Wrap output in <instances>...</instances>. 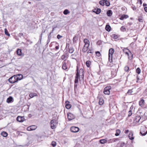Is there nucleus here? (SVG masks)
<instances>
[{"instance_id":"nucleus-1","label":"nucleus","mask_w":147,"mask_h":147,"mask_svg":"<svg viewBox=\"0 0 147 147\" xmlns=\"http://www.w3.org/2000/svg\"><path fill=\"white\" fill-rule=\"evenodd\" d=\"M123 51L124 53L127 55L129 59H132L133 54L127 48H125L123 49Z\"/></svg>"},{"instance_id":"nucleus-2","label":"nucleus","mask_w":147,"mask_h":147,"mask_svg":"<svg viewBox=\"0 0 147 147\" xmlns=\"http://www.w3.org/2000/svg\"><path fill=\"white\" fill-rule=\"evenodd\" d=\"M18 78H17L16 75H14L12 76L9 78L8 81L10 83L13 84L17 82L18 81L17 79H18Z\"/></svg>"},{"instance_id":"nucleus-3","label":"nucleus","mask_w":147,"mask_h":147,"mask_svg":"<svg viewBox=\"0 0 147 147\" xmlns=\"http://www.w3.org/2000/svg\"><path fill=\"white\" fill-rule=\"evenodd\" d=\"M114 52V50L112 48L110 49L109 50V60L110 62L112 61V56Z\"/></svg>"},{"instance_id":"nucleus-4","label":"nucleus","mask_w":147,"mask_h":147,"mask_svg":"<svg viewBox=\"0 0 147 147\" xmlns=\"http://www.w3.org/2000/svg\"><path fill=\"white\" fill-rule=\"evenodd\" d=\"M57 122V120L55 119H53L50 122L51 128L53 129L56 128Z\"/></svg>"},{"instance_id":"nucleus-5","label":"nucleus","mask_w":147,"mask_h":147,"mask_svg":"<svg viewBox=\"0 0 147 147\" xmlns=\"http://www.w3.org/2000/svg\"><path fill=\"white\" fill-rule=\"evenodd\" d=\"M140 133L142 136L145 135L147 133V128L145 126H142Z\"/></svg>"},{"instance_id":"nucleus-6","label":"nucleus","mask_w":147,"mask_h":147,"mask_svg":"<svg viewBox=\"0 0 147 147\" xmlns=\"http://www.w3.org/2000/svg\"><path fill=\"white\" fill-rule=\"evenodd\" d=\"M111 89L110 86H107L105 87L104 91V92L105 94L109 95L110 94V90Z\"/></svg>"},{"instance_id":"nucleus-7","label":"nucleus","mask_w":147,"mask_h":147,"mask_svg":"<svg viewBox=\"0 0 147 147\" xmlns=\"http://www.w3.org/2000/svg\"><path fill=\"white\" fill-rule=\"evenodd\" d=\"M70 130L73 132L76 133L79 131V129L77 127H72L70 128Z\"/></svg>"},{"instance_id":"nucleus-8","label":"nucleus","mask_w":147,"mask_h":147,"mask_svg":"<svg viewBox=\"0 0 147 147\" xmlns=\"http://www.w3.org/2000/svg\"><path fill=\"white\" fill-rule=\"evenodd\" d=\"M67 115L68 119L69 121H71L75 118L74 115L71 113H68Z\"/></svg>"},{"instance_id":"nucleus-9","label":"nucleus","mask_w":147,"mask_h":147,"mask_svg":"<svg viewBox=\"0 0 147 147\" xmlns=\"http://www.w3.org/2000/svg\"><path fill=\"white\" fill-rule=\"evenodd\" d=\"M37 126L35 125H32L28 127L27 130L29 131L33 130L37 128Z\"/></svg>"},{"instance_id":"nucleus-10","label":"nucleus","mask_w":147,"mask_h":147,"mask_svg":"<svg viewBox=\"0 0 147 147\" xmlns=\"http://www.w3.org/2000/svg\"><path fill=\"white\" fill-rule=\"evenodd\" d=\"M119 139L118 138H114L109 139L108 140V143H112L116 142L117 141H118Z\"/></svg>"},{"instance_id":"nucleus-11","label":"nucleus","mask_w":147,"mask_h":147,"mask_svg":"<svg viewBox=\"0 0 147 147\" xmlns=\"http://www.w3.org/2000/svg\"><path fill=\"white\" fill-rule=\"evenodd\" d=\"M92 12L95 13L96 14H99L101 12V9L100 8H96L92 10Z\"/></svg>"},{"instance_id":"nucleus-12","label":"nucleus","mask_w":147,"mask_h":147,"mask_svg":"<svg viewBox=\"0 0 147 147\" xmlns=\"http://www.w3.org/2000/svg\"><path fill=\"white\" fill-rule=\"evenodd\" d=\"M17 120L19 122H23L24 121V118L23 117L18 116L17 118Z\"/></svg>"},{"instance_id":"nucleus-13","label":"nucleus","mask_w":147,"mask_h":147,"mask_svg":"<svg viewBox=\"0 0 147 147\" xmlns=\"http://www.w3.org/2000/svg\"><path fill=\"white\" fill-rule=\"evenodd\" d=\"M145 104V101L143 99L141 98L139 102V105L141 107H143Z\"/></svg>"},{"instance_id":"nucleus-14","label":"nucleus","mask_w":147,"mask_h":147,"mask_svg":"<svg viewBox=\"0 0 147 147\" xmlns=\"http://www.w3.org/2000/svg\"><path fill=\"white\" fill-rule=\"evenodd\" d=\"M78 71V70H77ZM80 76V74L79 73L78 71L76 74V76L75 77V83H77L78 82V79Z\"/></svg>"},{"instance_id":"nucleus-15","label":"nucleus","mask_w":147,"mask_h":147,"mask_svg":"<svg viewBox=\"0 0 147 147\" xmlns=\"http://www.w3.org/2000/svg\"><path fill=\"white\" fill-rule=\"evenodd\" d=\"M62 68L64 70H65L67 69V66L66 65V63L65 62V60L62 63Z\"/></svg>"},{"instance_id":"nucleus-16","label":"nucleus","mask_w":147,"mask_h":147,"mask_svg":"<svg viewBox=\"0 0 147 147\" xmlns=\"http://www.w3.org/2000/svg\"><path fill=\"white\" fill-rule=\"evenodd\" d=\"M133 132L132 131L130 132L128 136L130 140H133L134 139V137L133 136Z\"/></svg>"},{"instance_id":"nucleus-17","label":"nucleus","mask_w":147,"mask_h":147,"mask_svg":"<svg viewBox=\"0 0 147 147\" xmlns=\"http://www.w3.org/2000/svg\"><path fill=\"white\" fill-rule=\"evenodd\" d=\"M141 119V117L140 116H136L135 117L134 121L136 123H138L139 121Z\"/></svg>"},{"instance_id":"nucleus-18","label":"nucleus","mask_w":147,"mask_h":147,"mask_svg":"<svg viewBox=\"0 0 147 147\" xmlns=\"http://www.w3.org/2000/svg\"><path fill=\"white\" fill-rule=\"evenodd\" d=\"M88 45L86 44L84 45L83 48L82 49L83 51L84 52H85L88 51Z\"/></svg>"},{"instance_id":"nucleus-19","label":"nucleus","mask_w":147,"mask_h":147,"mask_svg":"<svg viewBox=\"0 0 147 147\" xmlns=\"http://www.w3.org/2000/svg\"><path fill=\"white\" fill-rule=\"evenodd\" d=\"M68 57V55L67 54L65 53L61 56V59L64 60L65 58H67Z\"/></svg>"},{"instance_id":"nucleus-20","label":"nucleus","mask_w":147,"mask_h":147,"mask_svg":"<svg viewBox=\"0 0 147 147\" xmlns=\"http://www.w3.org/2000/svg\"><path fill=\"white\" fill-rule=\"evenodd\" d=\"M37 95L36 93L31 92L29 94V96L30 98H32L34 96H37Z\"/></svg>"},{"instance_id":"nucleus-21","label":"nucleus","mask_w":147,"mask_h":147,"mask_svg":"<svg viewBox=\"0 0 147 147\" xmlns=\"http://www.w3.org/2000/svg\"><path fill=\"white\" fill-rule=\"evenodd\" d=\"M17 78H18V79H17L18 81L22 80L23 78V75L21 74H18L16 75Z\"/></svg>"},{"instance_id":"nucleus-22","label":"nucleus","mask_w":147,"mask_h":147,"mask_svg":"<svg viewBox=\"0 0 147 147\" xmlns=\"http://www.w3.org/2000/svg\"><path fill=\"white\" fill-rule=\"evenodd\" d=\"M128 18V16L127 15H122L120 18V19L121 20H123L124 19H126Z\"/></svg>"},{"instance_id":"nucleus-23","label":"nucleus","mask_w":147,"mask_h":147,"mask_svg":"<svg viewBox=\"0 0 147 147\" xmlns=\"http://www.w3.org/2000/svg\"><path fill=\"white\" fill-rule=\"evenodd\" d=\"M69 102L68 101H66L65 102V103H66L65 107L67 109H70L71 107V105L68 104Z\"/></svg>"},{"instance_id":"nucleus-24","label":"nucleus","mask_w":147,"mask_h":147,"mask_svg":"<svg viewBox=\"0 0 147 147\" xmlns=\"http://www.w3.org/2000/svg\"><path fill=\"white\" fill-rule=\"evenodd\" d=\"M86 64L87 67H90L91 64V62L89 60L87 61L86 62Z\"/></svg>"},{"instance_id":"nucleus-25","label":"nucleus","mask_w":147,"mask_h":147,"mask_svg":"<svg viewBox=\"0 0 147 147\" xmlns=\"http://www.w3.org/2000/svg\"><path fill=\"white\" fill-rule=\"evenodd\" d=\"M100 142L101 144H104L108 142V140L106 139H102L100 140Z\"/></svg>"},{"instance_id":"nucleus-26","label":"nucleus","mask_w":147,"mask_h":147,"mask_svg":"<svg viewBox=\"0 0 147 147\" xmlns=\"http://www.w3.org/2000/svg\"><path fill=\"white\" fill-rule=\"evenodd\" d=\"M84 43H85L84 45H86V44L88 45V47H89L90 45V43L88 39H85L84 40Z\"/></svg>"},{"instance_id":"nucleus-27","label":"nucleus","mask_w":147,"mask_h":147,"mask_svg":"<svg viewBox=\"0 0 147 147\" xmlns=\"http://www.w3.org/2000/svg\"><path fill=\"white\" fill-rule=\"evenodd\" d=\"M105 28L106 30L109 32L110 31L111 29V27L109 25H107L106 26Z\"/></svg>"},{"instance_id":"nucleus-28","label":"nucleus","mask_w":147,"mask_h":147,"mask_svg":"<svg viewBox=\"0 0 147 147\" xmlns=\"http://www.w3.org/2000/svg\"><path fill=\"white\" fill-rule=\"evenodd\" d=\"M74 49L73 47H70L69 49V52L70 53H72L74 51Z\"/></svg>"},{"instance_id":"nucleus-29","label":"nucleus","mask_w":147,"mask_h":147,"mask_svg":"<svg viewBox=\"0 0 147 147\" xmlns=\"http://www.w3.org/2000/svg\"><path fill=\"white\" fill-rule=\"evenodd\" d=\"M107 15L109 16H111L112 14V12L111 10H109L107 11Z\"/></svg>"},{"instance_id":"nucleus-30","label":"nucleus","mask_w":147,"mask_h":147,"mask_svg":"<svg viewBox=\"0 0 147 147\" xmlns=\"http://www.w3.org/2000/svg\"><path fill=\"white\" fill-rule=\"evenodd\" d=\"M17 54L19 55H22V50L20 49H18L17 51Z\"/></svg>"},{"instance_id":"nucleus-31","label":"nucleus","mask_w":147,"mask_h":147,"mask_svg":"<svg viewBox=\"0 0 147 147\" xmlns=\"http://www.w3.org/2000/svg\"><path fill=\"white\" fill-rule=\"evenodd\" d=\"M1 135L4 137H6L7 136V134L5 131H3L1 133Z\"/></svg>"},{"instance_id":"nucleus-32","label":"nucleus","mask_w":147,"mask_h":147,"mask_svg":"<svg viewBox=\"0 0 147 147\" xmlns=\"http://www.w3.org/2000/svg\"><path fill=\"white\" fill-rule=\"evenodd\" d=\"M13 98L11 96L9 97L7 100V102L8 103L11 102Z\"/></svg>"},{"instance_id":"nucleus-33","label":"nucleus","mask_w":147,"mask_h":147,"mask_svg":"<svg viewBox=\"0 0 147 147\" xmlns=\"http://www.w3.org/2000/svg\"><path fill=\"white\" fill-rule=\"evenodd\" d=\"M104 103L103 100L102 98H100L99 102V104L100 105H102Z\"/></svg>"},{"instance_id":"nucleus-34","label":"nucleus","mask_w":147,"mask_h":147,"mask_svg":"<svg viewBox=\"0 0 147 147\" xmlns=\"http://www.w3.org/2000/svg\"><path fill=\"white\" fill-rule=\"evenodd\" d=\"M116 132L115 134V135L116 136H118L119 135L121 132L120 130L119 129H117L116 130Z\"/></svg>"},{"instance_id":"nucleus-35","label":"nucleus","mask_w":147,"mask_h":147,"mask_svg":"<svg viewBox=\"0 0 147 147\" xmlns=\"http://www.w3.org/2000/svg\"><path fill=\"white\" fill-rule=\"evenodd\" d=\"M77 56V54L75 53L72 54L71 56V57L73 59H75V58Z\"/></svg>"},{"instance_id":"nucleus-36","label":"nucleus","mask_w":147,"mask_h":147,"mask_svg":"<svg viewBox=\"0 0 147 147\" xmlns=\"http://www.w3.org/2000/svg\"><path fill=\"white\" fill-rule=\"evenodd\" d=\"M105 0H101L99 2V4L102 6L104 5H105Z\"/></svg>"},{"instance_id":"nucleus-37","label":"nucleus","mask_w":147,"mask_h":147,"mask_svg":"<svg viewBox=\"0 0 147 147\" xmlns=\"http://www.w3.org/2000/svg\"><path fill=\"white\" fill-rule=\"evenodd\" d=\"M4 31H5V34L8 36H10V34L9 33H8L7 30L6 28H5V29Z\"/></svg>"},{"instance_id":"nucleus-38","label":"nucleus","mask_w":147,"mask_h":147,"mask_svg":"<svg viewBox=\"0 0 147 147\" xmlns=\"http://www.w3.org/2000/svg\"><path fill=\"white\" fill-rule=\"evenodd\" d=\"M105 4L107 6H109L110 5V4L109 2L107 0H105Z\"/></svg>"},{"instance_id":"nucleus-39","label":"nucleus","mask_w":147,"mask_h":147,"mask_svg":"<svg viewBox=\"0 0 147 147\" xmlns=\"http://www.w3.org/2000/svg\"><path fill=\"white\" fill-rule=\"evenodd\" d=\"M70 12L67 9H65L63 11V13L65 15H67Z\"/></svg>"},{"instance_id":"nucleus-40","label":"nucleus","mask_w":147,"mask_h":147,"mask_svg":"<svg viewBox=\"0 0 147 147\" xmlns=\"http://www.w3.org/2000/svg\"><path fill=\"white\" fill-rule=\"evenodd\" d=\"M126 28L124 26H122L120 28V30L122 32H124L126 31Z\"/></svg>"},{"instance_id":"nucleus-41","label":"nucleus","mask_w":147,"mask_h":147,"mask_svg":"<svg viewBox=\"0 0 147 147\" xmlns=\"http://www.w3.org/2000/svg\"><path fill=\"white\" fill-rule=\"evenodd\" d=\"M136 72L138 74H139L141 72V70L138 67L136 70Z\"/></svg>"},{"instance_id":"nucleus-42","label":"nucleus","mask_w":147,"mask_h":147,"mask_svg":"<svg viewBox=\"0 0 147 147\" xmlns=\"http://www.w3.org/2000/svg\"><path fill=\"white\" fill-rule=\"evenodd\" d=\"M56 142L55 141H53L51 143V145L53 147L56 146Z\"/></svg>"},{"instance_id":"nucleus-43","label":"nucleus","mask_w":147,"mask_h":147,"mask_svg":"<svg viewBox=\"0 0 147 147\" xmlns=\"http://www.w3.org/2000/svg\"><path fill=\"white\" fill-rule=\"evenodd\" d=\"M129 69V67L128 66H126L125 67L124 70L126 71H127Z\"/></svg>"},{"instance_id":"nucleus-44","label":"nucleus","mask_w":147,"mask_h":147,"mask_svg":"<svg viewBox=\"0 0 147 147\" xmlns=\"http://www.w3.org/2000/svg\"><path fill=\"white\" fill-rule=\"evenodd\" d=\"M96 56L98 57H99L100 55V52L99 51H97L96 52Z\"/></svg>"},{"instance_id":"nucleus-45","label":"nucleus","mask_w":147,"mask_h":147,"mask_svg":"<svg viewBox=\"0 0 147 147\" xmlns=\"http://www.w3.org/2000/svg\"><path fill=\"white\" fill-rule=\"evenodd\" d=\"M80 72L82 73V75H83L84 74V72L83 69H81L80 70L79 73H80Z\"/></svg>"},{"instance_id":"nucleus-46","label":"nucleus","mask_w":147,"mask_h":147,"mask_svg":"<svg viewBox=\"0 0 147 147\" xmlns=\"http://www.w3.org/2000/svg\"><path fill=\"white\" fill-rule=\"evenodd\" d=\"M128 116H131L132 114V112L131 110H130L129 111L128 113Z\"/></svg>"},{"instance_id":"nucleus-47","label":"nucleus","mask_w":147,"mask_h":147,"mask_svg":"<svg viewBox=\"0 0 147 147\" xmlns=\"http://www.w3.org/2000/svg\"><path fill=\"white\" fill-rule=\"evenodd\" d=\"M87 51V53H92V50L91 49H90L88 48V49Z\"/></svg>"},{"instance_id":"nucleus-48","label":"nucleus","mask_w":147,"mask_h":147,"mask_svg":"<svg viewBox=\"0 0 147 147\" xmlns=\"http://www.w3.org/2000/svg\"><path fill=\"white\" fill-rule=\"evenodd\" d=\"M62 36L60 35L59 34H58L57 36V38L58 39H59L62 37Z\"/></svg>"},{"instance_id":"nucleus-49","label":"nucleus","mask_w":147,"mask_h":147,"mask_svg":"<svg viewBox=\"0 0 147 147\" xmlns=\"http://www.w3.org/2000/svg\"><path fill=\"white\" fill-rule=\"evenodd\" d=\"M138 20L140 22H143V19L142 18H139L138 19Z\"/></svg>"},{"instance_id":"nucleus-50","label":"nucleus","mask_w":147,"mask_h":147,"mask_svg":"<svg viewBox=\"0 0 147 147\" xmlns=\"http://www.w3.org/2000/svg\"><path fill=\"white\" fill-rule=\"evenodd\" d=\"M132 92V91L131 90H128L127 93L129 94H131Z\"/></svg>"},{"instance_id":"nucleus-51","label":"nucleus","mask_w":147,"mask_h":147,"mask_svg":"<svg viewBox=\"0 0 147 147\" xmlns=\"http://www.w3.org/2000/svg\"><path fill=\"white\" fill-rule=\"evenodd\" d=\"M138 3H139L140 5H141L142 4V0H138Z\"/></svg>"},{"instance_id":"nucleus-52","label":"nucleus","mask_w":147,"mask_h":147,"mask_svg":"<svg viewBox=\"0 0 147 147\" xmlns=\"http://www.w3.org/2000/svg\"><path fill=\"white\" fill-rule=\"evenodd\" d=\"M129 130L127 129V130H126L124 132L125 134H127L128 133V132H129Z\"/></svg>"},{"instance_id":"nucleus-53","label":"nucleus","mask_w":147,"mask_h":147,"mask_svg":"<svg viewBox=\"0 0 147 147\" xmlns=\"http://www.w3.org/2000/svg\"><path fill=\"white\" fill-rule=\"evenodd\" d=\"M55 48L56 50H58L59 48V46H56L55 47Z\"/></svg>"},{"instance_id":"nucleus-54","label":"nucleus","mask_w":147,"mask_h":147,"mask_svg":"<svg viewBox=\"0 0 147 147\" xmlns=\"http://www.w3.org/2000/svg\"><path fill=\"white\" fill-rule=\"evenodd\" d=\"M144 10L146 12H147V7H145L144 8Z\"/></svg>"},{"instance_id":"nucleus-55","label":"nucleus","mask_w":147,"mask_h":147,"mask_svg":"<svg viewBox=\"0 0 147 147\" xmlns=\"http://www.w3.org/2000/svg\"><path fill=\"white\" fill-rule=\"evenodd\" d=\"M132 8L133 10H135L136 9V8L135 7H132Z\"/></svg>"},{"instance_id":"nucleus-56","label":"nucleus","mask_w":147,"mask_h":147,"mask_svg":"<svg viewBox=\"0 0 147 147\" xmlns=\"http://www.w3.org/2000/svg\"><path fill=\"white\" fill-rule=\"evenodd\" d=\"M23 35V34L22 33H20L19 34V36H22Z\"/></svg>"},{"instance_id":"nucleus-57","label":"nucleus","mask_w":147,"mask_h":147,"mask_svg":"<svg viewBox=\"0 0 147 147\" xmlns=\"http://www.w3.org/2000/svg\"><path fill=\"white\" fill-rule=\"evenodd\" d=\"M146 5L147 4L146 3H144V4H143V5L144 7L146 6Z\"/></svg>"},{"instance_id":"nucleus-58","label":"nucleus","mask_w":147,"mask_h":147,"mask_svg":"<svg viewBox=\"0 0 147 147\" xmlns=\"http://www.w3.org/2000/svg\"><path fill=\"white\" fill-rule=\"evenodd\" d=\"M115 34H113L112 36L114 37L115 38Z\"/></svg>"},{"instance_id":"nucleus-59","label":"nucleus","mask_w":147,"mask_h":147,"mask_svg":"<svg viewBox=\"0 0 147 147\" xmlns=\"http://www.w3.org/2000/svg\"><path fill=\"white\" fill-rule=\"evenodd\" d=\"M128 24L129 25H130L131 24V23H128Z\"/></svg>"},{"instance_id":"nucleus-60","label":"nucleus","mask_w":147,"mask_h":147,"mask_svg":"<svg viewBox=\"0 0 147 147\" xmlns=\"http://www.w3.org/2000/svg\"><path fill=\"white\" fill-rule=\"evenodd\" d=\"M77 86V85H75V86H74L75 88V87H76Z\"/></svg>"},{"instance_id":"nucleus-61","label":"nucleus","mask_w":147,"mask_h":147,"mask_svg":"<svg viewBox=\"0 0 147 147\" xmlns=\"http://www.w3.org/2000/svg\"><path fill=\"white\" fill-rule=\"evenodd\" d=\"M137 80H138L139 79V78H138V76H137Z\"/></svg>"},{"instance_id":"nucleus-62","label":"nucleus","mask_w":147,"mask_h":147,"mask_svg":"<svg viewBox=\"0 0 147 147\" xmlns=\"http://www.w3.org/2000/svg\"><path fill=\"white\" fill-rule=\"evenodd\" d=\"M75 38V37H74V38H73V40H74Z\"/></svg>"},{"instance_id":"nucleus-63","label":"nucleus","mask_w":147,"mask_h":147,"mask_svg":"<svg viewBox=\"0 0 147 147\" xmlns=\"http://www.w3.org/2000/svg\"><path fill=\"white\" fill-rule=\"evenodd\" d=\"M54 30V28H53V30H52V31H53Z\"/></svg>"},{"instance_id":"nucleus-64","label":"nucleus","mask_w":147,"mask_h":147,"mask_svg":"<svg viewBox=\"0 0 147 147\" xmlns=\"http://www.w3.org/2000/svg\"><path fill=\"white\" fill-rule=\"evenodd\" d=\"M30 105H28V106L29 107V106H30Z\"/></svg>"}]
</instances>
